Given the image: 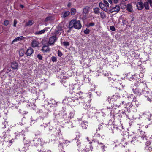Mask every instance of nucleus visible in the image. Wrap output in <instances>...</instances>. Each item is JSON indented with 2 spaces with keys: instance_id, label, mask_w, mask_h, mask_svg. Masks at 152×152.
<instances>
[{
  "instance_id": "nucleus-1",
  "label": "nucleus",
  "mask_w": 152,
  "mask_h": 152,
  "mask_svg": "<svg viewBox=\"0 0 152 152\" xmlns=\"http://www.w3.org/2000/svg\"><path fill=\"white\" fill-rule=\"evenodd\" d=\"M63 101L64 103L73 106H75L80 103L77 97L75 96L65 98Z\"/></svg>"
},
{
  "instance_id": "nucleus-2",
  "label": "nucleus",
  "mask_w": 152,
  "mask_h": 152,
  "mask_svg": "<svg viewBox=\"0 0 152 152\" xmlns=\"http://www.w3.org/2000/svg\"><path fill=\"white\" fill-rule=\"evenodd\" d=\"M77 141L76 142V144L77 146V149L78 151H81V152H83V151L84 150L86 151H89L90 150L92 151V148L91 147V145L89 144L88 145L89 148H87V146L86 147L84 148V145H80L81 143L80 142L79 140H77Z\"/></svg>"
},
{
  "instance_id": "nucleus-3",
  "label": "nucleus",
  "mask_w": 152,
  "mask_h": 152,
  "mask_svg": "<svg viewBox=\"0 0 152 152\" xmlns=\"http://www.w3.org/2000/svg\"><path fill=\"white\" fill-rule=\"evenodd\" d=\"M69 26L70 28L74 27L75 28L79 29L81 28L82 25L80 21L73 20L70 22Z\"/></svg>"
},
{
  "instance_id": "nucleus-4",
  "label": "nucleus",
  "mask_w": 152,
  "mask_h": 152,
  "mask_svg": "<svg viewBox=\"0 0 152 152\" xmlns=\"http://www.w3.org/2000/svg\"><path fill=\"white\" fill-rule=\"evenodd\" d=\"M90 9V7L88 6H86L83 9V13L85 18H88L87 16L89 13Z\"/></svg>"
},
{
  "instance_id": "nucleus-5",
  "label": "nucleus",
  "mask_w": 152,
  "mask_h": 152,
  "mask_svg": "<svg viewBox=\"0 0 152 152\" xmlns=\"http://www.w3.org/2000/svg\"><path fill=\"white\" fill-rule=\"evenodd\" d=\"M30 142H29L28 143H26L24 145V146L23 147H21L18 148V149L20 151H26L28 148V147L30 146L29 143Z\"/></svg>"
},
{
  "instance_id": "nucleus-6",
  "label": "nucleus",
  "mask_w": 152,
  "mask_h": 152,
  "mask_svg": "<svg viewBox=\"0 0 152 152\" xmlns=\"http://www.w3.org/2000/svg\"><path fill=\"white\" fill-rule=\"evenodd\" d=\"M57 40L56 37V36H51L49 39L48 42V44L49 45H53L55 42Z\"/></svg>"
},
{
  "instance_id": "nucleus-7",
  "label": "nucleus",
  "mask_w": 152,
  "mask_h": 152,
  "mask_svg": "<svg viewBox=\"0 0 152 152\" xmlns=\"http://www.w3.org/2000/svg\"><path fill=\"white\" fill-rule=\"evenodd\" d=\"M42 141V139L40 138L38 139H35L32 141L34 144V145L35 146H37L39 145H40L41 146L43 145V144L41 143Z\"/></svg>"
},
{
  "instance_id": "nucleus-8",
  "label": "nucleus",
  "mask_w": 152,
  "mask_h": 152,
  "mask_svg": "<svg viewBox=\"0 0 152 152\" xmlns=\"http://www.w3.org/2000/svg\"><path fill=\"white\" fill-rule=\"evenodd\" d=\"M136 6L137 9L139 10H142L144 7L143 4L141 1L137 2Z\"/></svg>"
},
{
  "instance_id": "nucleus-9",
  "label": "nucleus",
  "mask_w": 152,
  "mask_h": 152,
  "mask_svg": "<svg viewBox=\"0 0 152 152\" xmlns=\"http://www.w3.org/2000/svg\"><path fill=\"white\" fill-rule=\"evenodd\" d=\"M39 42L37 39H33L32 40L31 42L32 46L33 48L37 47L38 46Z\"/></svg>"
},
{
  "instance_id": "nucleus-10",
  "label": "nucleus",
  "mask_w": 152,
  "mask_h": 152,
  "mask_svg": "<svg viewBox=\"0 0 152 152\" xmlns=\"http://www.w3.org/2000/svg\"><path fill=\"white\" fill-rule=\"evenodd\" d=\"M48 45H44L42 47V51L43 52H49L50 50V49L49 48Z\"/></svg>"
},
{
  "instance_id": "nucleus-11",
  "label": "nucleus",
  "mask_w": 152,
  "mask_h": 152,
  "mask_svg": "<svg viewBox=\"0 0 152 152\" xmlns=\"http://www.w3.org/2000/svg\"><path fill=\"white\" fill-rule=\"evenodd\" d=\"M99 6L100 8L103 10L105 12H106L107 11L108 9L107 6L106 5H104V4L102 3H99Z\"/></svg>"
},
{
  "instance_id": "nucleus-12",
  "label": "nucleus",
  "mask_w": 152,
  "mask_h": 152,
  "mask_svg": "<svg viewBox=\"0 0 152 152\" xmlns=\"http://www.w3.org/2000/svg\"><path fill=\"white\" fill-rule=\"evenodd\" d=\"M33 51V49L32 48L30 47L27 49L26 54L27 56H30L32 54Z\"/></svg>"
},
{
  "instance_id": "nucleus-13",
  "label": "nucleus",
  "mask_w": 152,
  "mask_h": 152,
  "mask_svg": "<svg viewBox=\"0 0 152 152\" xmlns=\"http://www.w3.org/2000/svg\"><path fill=\"white\" fill-rule=\"evenodd\" d=\"M126 10H127L130 12H132L133 11V8L131 4H128L126 6Z\"/></svg>"
},
{
  "instance_id": "nucleus-14",
  "label": "nucleus",
  "mask_w": 152,
  "mask_h": 152,
  "mask_svg": "<svg viewBox=\"0 0 152 152\" xmlns=\"http://www.w3.org/2000/svg\"><path fill=\"white\" fill-rule=\"evenodd\" d=\"M133 92L136 94H139L140 91L137 88L136 86H134V88L132 89Z\"/></svg>"
},
{
  "instance_id": "nucleus-15",
  "label": "nucleus",
  "mask_w": 152,
  "mask_h": 152,
  "mask_svg": "<svg viewBox=\"0 0 152 152\" xmlns=\"http://www.w3.org/2000/svg\"><path fill=\"white\" fill-rule=\"evenodd\" d=\"M24 37L23 36H21L19 37L16 38L15 39L12 41V44H13L15 42H17V41H19L22 40L23 39Z\"/></svg>"
},
{
  "instance_id": "nucleus-16",
  "label": "nucleus",
  "mask_w": 152,
  "mask_h": 152,
  "mask_svg": "<svg viewBox=\"0 0 152 152\" xmlns=\"http://www.w3.org/2000/svg\"><path fill=\"white\" fill-rule=\"evenodd\" d=\"M120 9V7L118 5H116L115 7L113 8L111 10L113 12H118L119 11Z\"/></svg>"
},
{
  "instance_id": "nucleus-17",
  "label": "nucleus",
  "mask_w": 152,
  "mask_h": 152,
  "mask_svg": "<svg viewBox=\"0 0 152 152\" xmlns=\"http://www.w3.org/2000/svg\"><path fill=\"white\" fill-rule=\"evenodd\" d=\"M11 67L13 69H16L18 68V64L16 62H12L11 64Z\"/></svg>"
},
{
  "instance_id": "nucleus-18",
  "label": "nucleus",
  "mask_w": 152,
  "mask_h": 152,
  "mask_svg": "<svg viewBox=\"0 0 152 152\" xmlns=\"http://www.w3.org/2000/svg\"><path fill=\"white\" fill-rule=\"evenodd\" d=\"M119 99V97L118 96V95L116 94H115L112 97L110 98V100L113 102V101H117Z\"/></svg>"
},
{
  "instance_id": "nucleus-19",
  "label": "nucleus",
  "mask_w": 152,
  "mask_h": 152,
  "mask_svg": "<svg viewBox=\"0 0 152 152\" xmlns=\"http://www.w3.org/2000/svg\"><path fill=\"white\" fill-rule=\"evenodd\" d=\"M70 14V12L69 11H66L64 13H63L61 14V17L62 18H65L68 16Z\"/></svg>"
},
{
  "instance_id": "nucleus-20",
  "label": "nucleus",
  "mask_w": 152,
  "mask_h": 152,
  "mask_svg": "<svg viewBox=\"0 0 152 152\" xmlns=\"http://www.w3.org/2000/svg\"><path fill=\"white\" fill-rule=\"evenodd\" d=\"M81 126L83 129H86L88 127L87 123L86 122H82L81 124Z\"/></svg>"
},
{
  "instance_id": "nucleus-21",
  "label": "nucleus",
  "mask_w": 152,
  "mask_h": 152,
  "mask_svg": "<svg viewBox=\"0 0 152 152\" xmlns=\"http://www.w3.org/2000/svg\"><path fill=\"white\" fill-rule=\"evenodd\" d=\"M34 23V21L33 20H29L28 22H27L25 25V26H29L32 25Z\"/></svg>"
},
{
  "instance_id": "nucleus-22",
  "label": "nucleus",
  "mask_w": 152,
  "mask_h": 152,
  "mask_svg": "<svg viewBox=\"0 0 152 152\" xmlns=\"http://www.w3.org/2000/svg\"><path fill=\"white\" fill-rule=\"evenodd\" d=\"M46 30V28H44L43 30H42L40 31L36 32L35 33V34L38 35L41 34L43 33H44L45 32Z\"/></svg>"
},
{
  "instance_id": "nucleus-23",
  "label": "nucleus",
  "mask_w": 152,
  "mask_h": 152,
  "mask_svg": "<svg viewBox=\"0 0 152 152\" xmlns=\"http://www.w3.org/2000/svg\"><path fill=\"white\" fill-rule=\"evenodd\" d=\"M143 114L145 115V116L147 117V118H149V117L151 118V114L148 111L145 112Z\"/></svg>"
},
{
  "instance_id": "nucleus-24",
  "label": "nucleus",
  "mask_w": 152,
  "mask_h": 152,
  "mask_svg": "<svg viewBox=\"0 0 152 152\" xmlns=\"http://www.w3.org/2000/svg\"><path fill=\"white\" fill-rule=\"evenodd\" d=\"M149 4V3L148 2V1H147V2H145L144 4H143L144 7H145L146 10H149V7L148 4Z\"/></svg>"
},
{
  "instance_id": "nucleus-25",
  "label": "nucleus",
  "mask_w": 152,
  "mask_h": 152,
  "mask_svg": "<svg viewBox=\"0 0 152 152\" xmlns=\"http://www.w3.org/2000/svg\"><path fill=\"white\" fill-rule=\"evenodd\" d=\"M140 137H141L142 140L146 138L145 132H141V135L140 136Z\"/></svg>"
},
{
  "instance_id": "nucleus-26",
  "label": "nucleus",
  "mask_w": 152,
  "mask_h": 152,
  "mask_svg": "<svg viewBox=\"0 0 152 152\" xmlns=\"http://www.w3.org/2000/svg\"><path fill=\"white\" fill-rule=\"evenodd\" d=\"M25 53L24 50L23 49H21L19 51V54L20 56H23Z\"/></svg>"
},
{
  "instance_id": "nucleus-27",
  "label": "nucleus",
  "mask_w": 152,
  "mask_h": 152,
  "mask_svg": "<svg viewBox=\"0 0 152 152\" xmlns=\"http://www.w3.org/2000/svg\"><path fill=\"white\" fill-rule=\"evenodd\" d=\"M76 12V9L75 8H72L70 10V13L72 15H74Z\"/></svg>"
},
{
  "instance_id": "nucleus-28",
  "label": "nucleus",
  "mask_w": 152,
  "mask_h": 152,
  "mask_svg": "<svg viewBox=\"0 0 152 152\" xmlns=\"http://www.w3.org/2000/svg\"><path fill=\"white\" fill-rule=\"evenodd\" d=\"M75 114V112L74 111L71 112L69 113V117L70 118H73Z\"/></svg>"
},
{
  "instance_id": "nucleus-29",
  "label": "nucleus",
  "mask_w": 152,
  "mask_h": 152,
  "mask_svg": "<svg viewBox=\"0 0 152 152\" xmlns=\"http://www.w3.org/2000/svg\"><path fill=\"white\" fill-rule=\"evenodd\" d=\"M61 43L65 46H67L69 45V43L67 42H61Z\"/></svg>"
},
{
  "instance_id": "nucleus-30",
  "label": "nucleus",
  "mask_w": 152,
  "mask_h": 152,
  "mask_svg": "<svg viewBox=\"0 0 152 152\" xmlns=\"http://www.w3.org/2000/svg\"><path fill=\"white\" fill-rule=\"evenodd\" d=\"M94 12L96 14H99V9L98 8H95L94 9Z\"/></svg>"
},
{
  "instance_id": "nucleus-31",
  "label": "nucleus",
  "mask_w": 152,
  "mask_h": 152,
  "mask_svg": "<svg viewBox=\"0 0 152 152\" xmlns=\"http://www.w3.org/2000/svg\"><path fill=\"white\" fill-rule=\"evenodd\" d=\"M78 85H75L72 86H71L69 88V89L70 91L73 90L75 88H76L77 87H78Z\"/></svg>"
},
{
  "instance_id": "nucleus-32",
  "label": "nucleus",
  "mask_w": 152,
  "mask_h": 152,
  "mask_svg": "<svg viewBox=\"0 0 152 152\" xmlns=\"http://www.w3.org/2000/svg\"><path fill=\"white\" fill-rule=\"evenodd\" d=\"M62 31L61 28H58V31L57 30H56L55 31L56 34L57 35V34H58L59 33L61 34V31Z\"/></svg>"
},
{
  "instance_id": "nucleus-33",
  "label": "nucleus",
  "mask_w": 152,
  "mask_h": 152,
  "mask_svg": "<svg viewBox=\"0 0 152 152\" xmlns=\"http://www.w3.org/2000/svg\"><path fill=\"white\" fill-rule=\"evenodd\" d=\"M77 99H78V101L80 102V103L78 104H79L80 103H83L84 102L83 99L80 97H79V98H77Z\"/></svg>"
},
{
  "instance_id": "nucleus-34",
  "label": "nucleus",
  "mask_w": 152,
  "mask_h": 152,
  "mask_svg": "<svg viewBox=\"0 0 152 152\" xmlns=\"http://www.w3.org/2000/svg\"><path fill=\"white\" fill-rule=\"evenodd\" d=\"M90 32V30L89 29L86 28V30L84 31V33L86 34H89Z\"/></svg>"
},
{
  "instance_id": "nucleus-35",
  "label": "nucleus",
  "mask_w": 152,
  "mask_h": 152,
  "mask_svg": "<svg viewBox=\"0 0 152 152\" xmlns=\"http://www.w3.org/2000/svg\"><path fill=\"white\" fill-rule=\"evenodd\" d=\"M135 136H133V139L132 140L130 141L132 143H135V141H136V139L135 138Z\"/></svg>"
},
{
  "instance_id": "nucleus-36",
  "label": "nucleus",
  "mask_w": 152,
  "mask_h": 152,
  "mask_svg": "<svg viewBox=\"0 0 152 152\" xmlns=\"http://www.w3.org/2000/svg\"><path fill=\"white\" fill-rule=\"evenodd\" d=\"M37 56L38 59L40 60H41L42 59V56L40 54H38Z\"/></svg>"
},
{
  "instance_id": "nucleus-37",
  "label": "nucleus",
  "mask_w": 152,
  "mask_h": 152,
  "mask_svg": "<svg viewBox=\"0 0 152 152\" xmlns=\"http://www.w3.org/2000/svg\"><path fill=\"white\" fill-rule=\"evenodd\" d=\"M57 58L54 56H53L51 58V60L53 62H56L57 61Z\"/></svg>"
},
{
  "instance_id": "nucleus-38",
  "label": "nucleus",
  "mask_w": 152,
  "mask_h": 152,
  "mask_svg": "<svg viewBox=\"0 0 152 152\" xmlns=\"http://www.w3.org/2000/svg\"><path fill=\"white\" fill-rule=\"evenodd\" d=\"M101 17L102 18H104L105 17V15L104 13L101 12L100 13Z\"/></svg>"
},
{
  "instance_id": "nucleus-39",
  "label": "nucleus",
  "mask_w": 152,
  "mask_h": 152,
  "mask_svg": "<svg viewBox=\"0 0 152 152\" xmlns=\"http://www.w3.org/2000/svg\"><path fill=\"white\" fill-rule=\"evenodd\" d=\"M104 5H106L107 6V7H109V4L106 1L104 0Z\"/></svg>"
},
{
  "instance_id": "nucleus-40",
  "label": "nucleus",
  "mask_w": 152,
  "mask_h": 152,
  "mask_svg": "<svg viewBox=\"0 0 152 152\" xmlns=\"http://www.w3.org/2000/svg\"><path fill=\"white\" fill-rule=\"evenodd\" d=\"M22 132L23 133L22 134L21 133L19 134V136L20 137H23V140H24L25 139V137H24V136H25V134H23V133H24V132Z\"/></svg>"
},
{
  "instance_id": "nucleus-41",
  "label": "nucleus",
  "mask_w": 152,
  "mask_h": 152,
  "mask_svg": "<svg viewBox=\"0 0 152 152\" xmlns=\"http://www.w3.org/2000/svg\"><path fill=\"white\" fill-rule=\"evenodd\" d=\"M9 21L8 20H6L4 22V24L5 26H7L9 24Z\"/></svg>"
},
{
  "instance_id": "nucleus-42",
  "label": "nucleus",
  "mask_w": 152,
  "mask_h": 152,
  "mask_svg": "<svg viewBox=\"0 0 152 152\" xmlns=\"http://www.w3.org/2000/svg\"><path fill=\"white\" fill-rule=\"evenodd\" d=\"M110 30L112 31H115V28L114 26H110Z\"/></svg>"
},
{
  "instance_id": "nucleus-43",
  "label": "nucleus",
  "mask_w": 152,
  "mask_h": 152,
  "mask_svg": "<svg viewBox=\"0 0 152 152\" xmlns=\"http://www.w3.org/2000/svg\"><path fill=\"white\" fill-rule=\"evenodd\" d=\"M17 23V21L16 20H14V21L13 26L14 27H16V24Z\"/></svg>"
},
{
  "instance_id": "nucleus-44",
  "label": "nucleus",
  "mask_w": 152,
  "mask_h": 152,
  "mask_svg": "<svg viewBox=\"0 0 152 152\" xmlns=\"http://www.w3.org/2000/svg\"><path fill=\"white\" fill-rule=\"evenodd\" d=\"M58 54L59 56L61 57L62 55V53L60 51L58 50Z\"/></svg>"
},
{
  "instance_id": "nucleus-45",
  "label": "nucleus",
  "mask_w": 152,
  "mask_h": 152,
  "mask_svg": "<svg viewBox=\"0 0 152 152\" xmlns=\"http://www.w3.org/2000/svg\"><path fill=\"white\" fill-rule=\"evenodd\" d=\"M51 17H47L45 20V21H47L48 20H51Z\"/></svg>"
},
{
  "instance_id": "nucleus-46",
  "label": "nucleus",
  "mask_w": 152,
  "mask_h": 152,
  "mask_svg": "<svg viewBox=\"0 0 152 152\" xmlns=\"http://www.w3.org/2000/svg\"><path fill=\"white\" fill-rule=\"evenodd\" d=\"M126 23L127 21L126 20L123 19L122 20V23L123 25H126Z\"/></svg>"
},
{
  "instance_id": "nucleus-47",
  "label": "nucleus",
  "mask_w": 152,
  "mask_h": 152,
  "mask_svg": "<svg viewBox=\"0 0 152 152\" xmlns=\"http://www.w3.org/2000/svg\"><path fill=\"white\" fill-rule=\"evenodd\" d=\"M147 1L150 4V6L152 7V0H147Z\"/></svg>"
},
{
  "instance_id": "nucleus-48",
  "label": "nucleus",
  "mask_w": 152,
  "mask_h": 152,
  "mask_svg": "<svg viewBox=\"0 0 152 152\" xmlns=\"http://www.w3.org/2000/svg\"><path fill=\"white\" fill-rule=\"evenodd\" d=\"M98 144L100 146L101 148L102 147V146L104 145L103 143L102 142H99L98 141Z\"/></svg>"
},
{
  "instance_id": "nucleus-49",
  "label": "nucleus",
  "mask_w": 152,
  "mask_h": 152,
  "mask_svg": "<svg viewBox=\"0 0 152 152\" xmlns=\"http://www.w3.org/2000/svg\"><path fill=\"white\" fill-rule=\"evenodd\" d=\"M107 148V147L105 145H104L103 146H102V147L101 148L103 150V151H105L106 150V149Z\"/></svg>"
},
{
  "instance_id": "nucleus-50",
  "label": "nucleus",
  "mask_w": 152,
  "mask_h": 152,
  "mask_svg": "<svg viewBox=\"0 0 152 152\" xmlns=\"http://www.w3.org/2000/svg\"><path fill=\"white\" fill-rule=\"evenodd\" d=\"M147 100L149 101H151L152 100V98L151 96L147 97Z\"/></svg>"
},
{
  "instance_id": "nucleus-51",
  "label": "nucleus",
  "mask_w": 152,
  "mask_h": 152,
  "mask_svg": "<svg viewBox=\"0 0 152 152\" xmlns=\"http://www.w3.org/2000/svg\"><path fill=\"white\" fill-rule=\"evenodd\" d=\"M94 23H90L88 25L89 26H92L94 25Z\"/></svg>"
},
{
  "instance_id": "nucleus-52",
  "label": "nucleus",
  "mask_w": 152,
  "mask_h": 152,
  "mask_svg": "<svg viewBox=\"0 0 152 152\" xmlns=\"http://www.w3.org/2000/svg\"><path fill=\"white\" fill-rule=\"evenodd\" d=\"M3 134L4 135V136H3V138L4 139H5L6 138V132H4L3 133Z\"/></svg>"
},
{
  "instance_id": "nucleus-53",
  "label": "nucleus",
  "mask_w": 152,
  "mask_h": 152,
  "mask_svg": "<svg viewBox=\"0 0 152 152\" xmlns=\"http://www.w3.org/2000/svg\"><path fill=\"white\" fill-rule=\"evenodd\" d=\"M114 127L116 128L117 129H120V128H121V127L120 126H116Z\"/></svg>"
},
{
  "instance_id": "nucleus-54",
  "label": "nucleus",
  "mask_w": 152,
  "mask_h": 152,
  "mask_svg": "<svg viewBox=\"0 0 152 152\" xmlns=\"http://www.w3.org/2000/svg\"><path fill=\"white\" fill-rule=\"evenodd\" d=\"M71 5L72 4L71 3H69L67 5V6L69 7H70L71 6Z\"/></svg>"
},
{
  "instance_id": "nucleus-55",
  "label": "nucleus",
  "mask_w": 152,
  "mask_h": 152,
  "mask_svg": "<svg viewBox=\"0 0 152 152\" xmlns=\"http://www.w3.org/2000/svg\"><path fill=\"white\" fill-rule=\"evenodd\" d=\"M41 143L43 144V145H44V144L45 143V142L44 140H43L42 139V141L41 142Z\"/></svg>"
},
{
  "instance_id": "nucleus-56",
  "label": "nucleus",
  "mask_w": 152,
  "mask_h": 152,
  "mask_svg": "<svg viewBox=\"0 0 152 152\" xmlns=\"http://www.w3.org/2000/svg\"><path fill=\"white\" fill-rule=\"evenodd\" d=\"M44 149H41L39 151V152H45V151H44Z\"/></svg>"
},
{
  "instance_id": "nucleus-57",
  "label": "nucleus",
  "mask_w": 152,
  "mask_h": 152,
  "mask_svg": "<svg viewBox=\"0 0 152 152\" xmlns=\"http://www.w3.org/2000/svg\"><path fill=\"white\" fill-rule=\"evenodd\" d=\"M52 137H53V140H56V136H55L52 135Z\"/></svg>"
},
{
  "instance_id": "nucleus-58",
  "label": "nucleus",
  "mask_w": 152,
  "mask_h": 152,
  "mask_svg": "<svg viewBox=\"0 0 152 152\" xmlns=\"http://www.w3.org/2000/svg\"><path fill=\"white\" fill-rule=\"evenodd\" d=\"M102 128V125H100V126H99V127L97 129H98L99 130H100Z\"/></svg>"
},
{
  "instance_id": "nucleus-59",
  "label": "nucleus",
  "mask_w": 152,
  "mask_h": 152,
  "mask_svg": "<svg viewBox=\"0 0 152 152\" xmlns=\"http://www.w3.org/2000/svg\"><path fill=\"white\" fill-rule=\"evenodd\" d=\"M113 1L115 3H118V0H113Z\"/></svg>"
},
{
  "instance_id": "nucleus-60",
  "label": "nucleus",
  "mask_w": 152,
  "mask_h": 152,
  "mask_svg": "<svg viewBox=\"0 0 152 152\" xmlns=\"http://www.w3.org/2000/svg\"><path fill=\"white\" fill-rule=\"evenodd\" d=\"M1 142L3 141L4 140V139H3L1 137H0V140H1Z\"/></svg>"
},
{
  "instance_id": "nucleus-61",
  "label": "nucleus",
  "mask_w": 152,
  "mask_h": 152,
  "mask_svg": "<svg viewBox=\"0 0 152 152\" xmlns=\"http://www.w3.org/2000/svg\"><path fill=\"white\" fill-rule=\"evenodd\" d=\"M108 1L110 3H112V0H108Z\"/></svg>"
},
{
  "instance_id": "nucleus-62",
  "label": "nucleus",
  "mask_w": 152,
  "mask_h": 152,
  "mask_svg": "<svg viewBox=\"0 0 152 152\" xmlns=\"http://www.w3.org/2000/svg\"><path fill=\"white\" fill-rule=\"evenodd\" d=\"M20 7L22 8H23L24 7L23 6V5H20Z\"/></svg>"
},
{
  "instance_id": "nucleus-63",
  "label": "nucleus",
  "mask_w": 152,
  "mask_h": 152,
  "mask_svg": "<svg viewBox=\"0 0 152 152\" xmlns=\"http://www.w3.org/2000/svg\"><path fill=\"white\" fill-rule=\"evenodd\" d=\"M47 152H51V151L50 150H48Z\"/></svg>"
},
{
  "instance_id": "nucleus-64",
  "label": "nucleus",
  "mask_w": 152,
  "mask_h": 152,
  "mask_svg": "<svg viewBox=\"0 0 152 152\" xmlns=\"http://www.w3.org/2000/svg\"><path fill=\"white\" fill-rule=\"evenodd\" d=\"M4 127L5 128L6 127V125H4Z\"/></svg>"
}]
</instances>
